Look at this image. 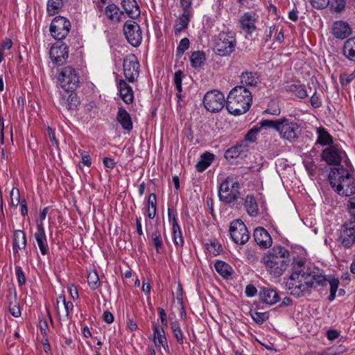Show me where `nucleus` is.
I'll list each match as a JSON object with an SVG mask.
<instances>
[{
	"label": "nucleus",
	"instance_id": "32",
	"mask_svg": "<svg viewBox=\"0 0 355 355\" xmlns=\"http://www.w3.org/2000/svg\"><path fill=\"white\" fill-rule=\"evenodd\" d=\"M286 92L293 93L297 97L304 98L308 96V92L305 89V86L300 84H291L285 87Z\"/></svg>",
	"mask_w": 355,
	"mask_h": 355
},
{
	"label": "nucleus",
	"instance_id": "36",
	"mask_svg": "<svg viewBox=\"0 0 355 355\" xmlns=\"http://www.w3.org/2000/svg\"><path fill=\"white\" fill-rule=\"evenodd\" d=\"M173 238L175 245L183 246L184 240L182 238V232L175 216L173 218Z\"/></svg>",
	"mask_w": 355,
	"mask_h": 355
},
{
	"label": "nucleus",
	"instance_id": "5",
	"mask_svg": "<svg viewBox=\"0 0 355 355\" xmlns=\"http://www.w3.org/2000/svg\"><path fill=\"white\" fill-rule=\"evenodd\" d=\"M329 178L331 187L338 194L350 196L355 193V180L343 166L331 168Z\"/></svg>",
	"mask_w": 355,
	"mask_h": 355
},
{
	"label": "nucleus",
	"instance_id": "51",
	"mask_svg": "<svg viewBox=\"0 0 355 355\" xmlns=\"http://www.w3.org/2000/svg\"><path fill=\"white\" fill-rule=\"evenodd\" d=\"M311 2L313 8L322 10L329 6L330 0H311Z\"/></svg>",
	"mask_w": 355,
	"mask_h": 355
},
{
	"label": "nucleus",
	"instance_id": "54",
	"mask_svg": "<svg viewBox=\"0 0 355 355\" xmlns=\"http://www.w3.org/2000/svg\"><path fill=\"white\" fill-rule=\"evenodd\" d=\"M260 128H261V127L260 128H252L246 135L245 136V139L249 141H251V142H253L255 141L256 139V135H257V133L259 132L260 130Z\"/></svg>",
	"mask_w": 355,
	"mask_h": 355
},
{
	"label": "nucleus",
	"instance_id": "62",
	"mask_svg": "<svg viewBox=\"0 0 355 355\" xmlns=\"http://www.w3.org/2000/svg\"><path fill=\"white\" fill-rule=\"evenodd\" d=\"M157 311L160 316L162 324L166 326L167 324V318L164 310L162 308L159 307Z\"/></svg>",
	"mask_w": 355,
	"mask_h": 355
},
{
	"label": "nucleus",
	"instance_id": "63",
	"mask_svg": "<svg viewBox=\"0 0 355 355\" xmlns=\"http://www.w3.org/2000/svg\"><path fill=\"white\" fill-rule=\"evenodd\" d=\"M103 318L104 321L108 324H110L113 322L114 321V316L113 315L108 311H104L103 314Z\"/></svg>",
	"mask_w": 355,
	"mask_h": 355
},
{
	"label": "nucleus",
	"instance_id": "31",
	"mask_svg": "<svg viewBox=\"0 0 355 355\" xmlns=\"http://www.w3.org/2000/svg\"><path fill=\"white\" fill-rule=\"evenodd\" d=\"M191 15V13H189L186 10L185 13L182 12V14L177 19L174 26L175 34H178L187 28L190 16Z\"/></svg>",
	"mask_w": 355,
	"mask_h": 355
},
{
	"label": "nucleus",
	"instance_id": "34",
	"mask_svg": "<svg viewBox=\"0 0 355 355\" xmlns=\"http://www.w3.org/2000/svg\"><path fill=\"white\" fill-rule=\"evenodd\" d=\"M241 86L255 87L258 83V77L252 72H243L241 75Z\"/></svg>",
	"mask_w": 355,
	"mask_h": 355
},
{
	"label": "nucleus",
	"instance_id": "6",
	"mask_svg": "<svg viewBox=\"0 0 355 355\" xmlns=\"http://www.w3.org/2000/svg\"><path fill=\"white\" fill-rule=\"evenodd\" d=\"M236 40L232 31L219 33L214 42V51L220 56H229L235 49Z\"/></svg>",
	"mask_w": 355,
	"mask_h": 355
},
{
	"label": "nucleus",
	"instance_id": "57",
	"mask_svg": "<svg viewBox=\"0 0 355 355\" xmlns=\"http://www.w3.org/2000/svg\"><path fill=\"white\" fill-rule=\"evenodd\" d=\"M60 299H62V302L64 304L67 315H69L70 311H71L73 310V303L70 301L66 302L64 296H60Z\"/></svg>",
	"mask_w": 355,
	"mask_h": 355
},
{
	"label": "nucleus",
	"instance_id": "55",
	"mask_svg": "<svg viewBox=\"0 0 355 355\" xmlns=\"http://www.w3.org/2000/svg\"><path fill=\"white\" fill-rule=\"evenodd\" d=\"M310 102H311V105L313 107H315V108L319 107L321 105V102L320 101V97L317 94V92L316 91H315L313 92V94H312V96H311V97L310 98Z\"/></svg>",
	"mask_w": 355,
	"mask_h": 355
},
{
	"label": "nucleus",
	"instance_id": "28",
	"mask_svg": "<svg viewBox=\"0 0 355 355\" xmlns=\"http://www.w3.org/2000/svg\"><path fill=\"white\" fill-rule=\"evenodd\" d=\"M215 155L209 152H205L200 157L199 161L196 164V168L198 172H202L211 164Z\"/></svg>",
	"mask_w": 355,
	"mask_h": 355
},
{
	"label": "nucleus",
	"instance_id": "8",
	"mask_svg": "<svg viewBox=\"0 0 355 355\" xmlns=\"http://www.w3.org/2000/svg\"><path fill=\"white\" fill-rule=\"evenodd\" d=\"M59 82L62 88L66 92H73L78 86L79 76L76 69L71 67L62 68L59 73Z\"/></svg>",
	"mask_w": 355,
	"mask_h": 355
},
{
	"label": "nucleus",
	"instance_id": "15",
	"mask_svg": "<svg viewBox=\"0 0 355 355\" xmlns=\"http://www.w3.org/2000/svg\"><path fill=\"white\" fill-rule=\"evenodd\" d=\"M322 159L329 165H339L342 159L345 157L346 153L344 150L337 148L336 146H330L323 150Z\"/></svg>",
	"mask_w": 355,
	"mask_h": 355
},
{
	"label": "nucleus",
	"instance_id": "2",
	"mask_svg": "<svg viewBox=\"0 0 355 355\" xmlns=\"http://www.w3.org/2000/svg\"><path fill=\"white\" fill-rule=\"evenodd\" d=\"M291 261L290 252L281 245L274 246L261 258V263L273 277H280Z\"/></svg>",
	"mask_w": 355,
	"mask_h": 355
},
{
	"label": "nucleus",
	"instance_id": "53",
	"mask_svg": "<svg viewBox=\"0 0 355 355\" xmlns=\"http://www.w3.org/2000/svg\"><path fill=\"white\" fill-rule=\"evenodd\" d=\"M209 252H211L214 255H218L221 252V246L218 243L211 242L207 247Z\"/></svg>",
	"mask_w": 355,
	"mask_h": 355
},
{
	"label": "nucleus",
	"instance_id": "38",
	"mask_svg": "<svg viewBox=\"0 0 355 355\" xmlns=\"http://www.w3.org/2000/svg\"><path fill=\"white\" fill-rule=\"evenodd\" d=\"M151 239L157 252L160 253L161 250L163 247V241L162 238L161 231L159 229L158 225L155 227V231L152 233Z\"/></svg>",
	"mask_w": 355,
	"mask_h": 355
},
{
	"label": "nucleus",
	"instance_id": "42",
	"mask_svg": "<svg viewBox=\"0 0 355 355\" xmlns=\"http://www.w3.org/2000/svg\"><path fill=\"white\" fill-rule=\"evenodd\" d=\"M171 327L172 329V331L174 334V336L176 338V340L178 343L182 344L183 343V334L182 333V330L180 329V324L178 322H172L171 323Z\"/></svg>",
	"mask_w": 355,
	"mask_h": 355
},
{
	"label": "nucleus",
	"instance_id": "41",
	"mask_svg": "<svg viewBox=\"0 0 355 355\" xmlns=\"http://www.w3.org/2000/svg\"><path fill=\"white\" fill-rule=\"evenodd\" d=\"M249 313L257 324H262L269 318V313L268 312H258L251 309Z\"/></svg>",
	"mask_w": 355,
	"mask_h": 355
},
{
	"label": "nucleus",
	"instance_id": "21",
	"mask_svg": "<svg viewBox=\"0 0 355 355\" xmlns=\"http://www.w3.org/2000/svg\"><path fill=\"white\" fill-rule=\"evenodd\" d=\"M333 34L336 38L344 40L352 34V29L345 21H336L333 26Z\"/></svg>",
	"mask_w": 355,
	"mask_h": 355
},
{
	"label": "nucleus",
	"instance_id": "3",
	"mask_svg": "<svg viewBox=\"0 0 355 355\" xmlns=\"http://www.w3.org/2000/svg\"><path fill=\"white\" fill-rule=\"evenodd\" d=\"M252 102V96L250 90L243 86H236L227 97L225 107L230 114L239 116L249 110Z\"/></svg>",
	"mask_w": 355,
	"mask_h": 355
},
{
	"label": "nucleus",
	"instance_id": "45",
	"mask_svg": "<svg viewBox=\"0 0 355 355\" xmlns=\"http://www.w3.org/2000/svg\"><path fill=\"white\" fill-rule=\"evenodd\" d=\"M346 8V1L345 0H333L331 4V8L335 12H342L345 10Z\"/></svg>",
	"mask_w": 355,
	"mask_h": 355
},
{
	"label": "nucleus",
	"instance_id": "20",
	"mask_svg": "<svg viewBox=\"0 0 355 355\" xmlns=\"http://www.w3.org/2000/svg\"><path fill=\"white\" fill-rule=\"evenodd\" d=\"M248 146L243 144H239L227 150L225 153V157L230 162L234 159H243L248 155Z\"/></svg>",
	"mask_w": 355,
	"mask_h": 355
},
{
	"label": "nucleus",
	"instance_id": "4",
	"mask_svg": "<svg viewBox=\"0 0 355 355\" xmlns=\"http://www.w3.org/2000/svg\"><path fill=\"white\" fill-rule=\"evenodd\" d=\"M259 123L261 128L275 130L279 132L281 138L289 142L295 141L300 135L299 124L291 118L282 117L277 120L265 119Z\"/></svg>",
	"mask_w": 355,
	"mask_h": 355
},
{
	"label": "nucleus",
	"instance_id": "10",
	"mask_svg": "<svg viewBox=\"0 0 355 355\" xmlns=\"http://www.w3.org/2000/svg\"><path fill=\"white\" fill-rule=\"evenodd\" d=\"M71 28L70 21L64 17L57 16L51 21L50 32L51 35L58 40L67 37Z\"/></svg>",
	"mask_w": 355,
	"mask_h": 355
},
{
	"label": "nucleus",
	"instance_id": "50",
	"mask_svg": "<svg viewBox=\"0 0 355 355\" xmlns=\"http://www.w3.org/2000/svg\"><path fill=\"white\" fill-rule=\"evenodd\" d=\"M184 76V74L181 70H178L175 71L174 74V83L175 85V87L178 92H182V78Z\"/></svg>",
	"mask_w": 355,
	"mask_h": 355
},
{
	"label": "nucleus",
	"instance_id": "25",
	"mask_svg": "<svg viewBox=\"0 0 355 355\" xmlns=\"http://www.w3.org/2000/svg\"><path fill=\"white\" fill-rule=\"evenodd\" d=\"M26 246V234L22 230H15L13 234V251L17 253L18 250L25 249Z\"/></svg>",
	"mask_w": 355,
	"mask_h": 355
},
{
	"label": "nucleus",
	"instance_id": "17",
	"mask_svg": "<svg viewBox=\"0 0 355 355\" xmlns=\"http://www.w3.org/2000/svg\"><path fill=\"white\" fill-rule=\"evenodd\" d=\"M258 15L254 12H246L241 17L239 23L241 28L247 33H252L257 28L256 22Z\"/></svg>",
	"mask_w": 355,
	"mask_h": 355
},
{
	"label": "nucleus",
	"instance_id": "19",
	"mask_svg": "<svg viewBox=\"0 0 355 355\" xmlns=\"http://www.w3.org/2000/svg\"><path fill=\"white\" fill-rule=\"evenodd\" d=\"M34 237L37 241L40 250L43 255L49 253V248L47 243L46 236L43 226V223L37 221V232L34 234Z\"/></svg>",
	"mask_w": 355,
	"mask_h": 355
},
{
	"label": "nucleus",
	"instance_id": "48",
	"mask_svg": "<svg viewBox=\"0 0 355 355\" xmlns=\"http://www.w3.org/2000/svg\"><path fill=\"white\" fill-rule=\"evenodd\" d=\"M347 210L351 218L347 221L355 223V198H350L347 201Z\"/></svg>",
	"mask_w": 355,
	"mask_h": 355
},
{
	"label": "nucleus",
	"instance_id": "27",
	"mask_svg": "<svg viewBox=\"0 0 355 355\" xmlns=\"http://www.w3.org/2000/svg\"><path fill=\"white\" fill-rule=\"evenodd\" d=\"M116 119L123 129L127 130H131L132 129V123L130 116L124 108L120 107L119 109Z\"/></svg>",
	"mask_w": 355,
	"mask_h": 355
},
{
	"label": "nucleus",
	"instance_id": "61",
	"mask_svg": "<svg viewBox=\"0 0 355 355\" xmlns=\"http://www.w3.org/2000/svg\"><path fill=\"white\" fill-rule=\"evenodd\" d=\"M339 336V332L335 329L328 330L327 332V337L329 340H334L338 338Z\"/></svg>",
	"mask_w": 355,
	"mask_h": 355
},
{
	"label": "nucleus",
	"instance_id": "9",
	"mask_svg": "<svg viewBox=\"0 0 355 355\" xmlns=\"http://www.w3.org/2000/svg\"><path fill=\"white\" fill-rule=\"evenodd\" d=\"M204 106L211 112H218L224 107V94L218 90L207 92L203 98Z\"/></svg>",
	"mask_w": 355,
	"mask_h": 355
},
{
	"label": "nucleus",
	"instance_id": "44",
	"mask_svg": "<svg viewBox=\"0 0 355 355\" xmlns=\"http://www.w3.org/2000/svg\"><path fill=\"white\" fill-rule=\"evenodd\" d=\"M87 282L92 290H95L99 286V278L96 272H92L89 273L87 277Z\"/></svg>",
	"mask_w": 355,
	"mask_h": 355
},
{
	"label": "nucleus",
	"instance_id": "14",
	"mask_svg": "<svg viewBox=\"0 0 355 355\" xmlns=\"http://www.w3.org/2000/svg\"><path fill=\"white\" fill-rule=\"evenodd\" d=\"M123 33L128 42L133 46L141 44L142 35L140 26L135 21H127L123 26Z\"/></svg>",
	"mask_w": 355,
	"mask_h": 355
},
{
	"label": "nucleus",
	"instance_id": "30",
	"mask_svg": "<svg viewBox=\"0 0 355 355\" xmlns=\"http://www.w3.org/2000/svg\"><path fill=\"white\" fill-rule=\"evenodd\" d=\"M247 213L251 216H257L259 213L258 205L253 195H248L244 201Z\"/></svg>",
	"mask_w": 355,
	"mask_h": 355
},
{
	"label": "nucleus",
	"instance_id": "43",
	"mask_svg": "<svg viewBox=\"0 0 355 355\" xmlns=\"http://www.w3.org/2000/svg\"><path fill=\"white\" fill-rule=\"evenodd\" d=\"M62 0H49L47 3L48 12L50 15H53L56 11L62 8Z\"/></svg>",
	"mask_w": 355,
	"mask_h": 355
},
{
	"label": "nucleus",
	"instance_id": "26",
	"mask_svg": "<svg viewBox=\"0 0 355 355\" xmlns=\"http://www.w3.org/2000/svg\"><path fill=\"white\" fill-rule=\"evenodd\" d=\"M122 5L130 18L134 19L140 15L139 7L135 0H123Z\"/></svg>",
	"mask_w": 355,
	"mask_h": 355
},
{
	"label": "nucleus",
	"instance_id": "39",
	"mask_svg": "<svg viewBox=\"0 0 355 355\" xmlns=\"http://www.w3.org/2000/svg\"><path fill=\"white\" fill-rule=\"evenodd\" d=\"M318 135L317 143L321 145H327L333 142L332 137L324 128L317 129Z\"/></svg>",
	"mask_w": 355,
	"mask_h": 355
},
{
	"label": "nucleus",
	"instance_id": "56",
	"mask_svg": "<svg viewBox=\"0 0 355 355\" xmlns=\"http://www.w3.org/2000/svg\"><path fill=\"white\" fill-rule=\"evenodd\" d=\"M191 4H192V0H180V5L182 8L183 12L185 13L186 10L192 14L191 12Z\"/></svg>",
	"mask_w": 355,
	"mask_h": 355
},
{
	"label": "nucleus",
	"instance_id": "47",
	"mask_svg": "<svg viewBox=\"0 0 355 355\" xmlns=\"http://www.w3.org/2000/svg\"><path fill=\"white\" fill-rule=\"evenodd\" d=\"M189 47V40L188 38L184 37L180 42L179 45L177 47L176 54L177 55L181 56L186 50Z\"/></svg>",
	"mask_w": 355,
	"mask_h": 355
},
{
	"label": "nucleus",
	"instance_id": "59",
	"mask_svg": "<svg viewBox=\"0 0 355 355\" xmlns=\"http://www.w3.org/2000/svg\"><path fill=\"white\" fill-rule=\"evenodd\" d=\"M148 208H152L154 209H156L157 206V200H156V196L155 193H150L148 196Z\"/></svg>",
	"mask_w": 355,
	"mask_h": 355
},
{
	"label": "nucleus",
	"instance_id": "46",
	"mask_svg": "<svg viewBox=\"0 0 355 355\" xmlns=\"http://www.w3.org/2000/svg\"><path fill=\"white\" fill-rule=\"evenodd\" d=\"M14 299L15 301L17 300V293L15 291L14 293ZM9 311L12 315L15 318L19 317L21 315V311L18 304H17V302L13 304L12 301L9 302Z\"/></svg>",
	"mask_w": 355,
	"mask_h": 355
},
{
	"label": "nucleus",
	"instance_id": "11",
	"mask_svg": "<svg viewBox=\"0 0 355 355\" xmlns=\"http://www.w3.org/2000/svg\"><path fill=\"white\" fill-rule=\"evenodd\" d=\"M230 234L232 239L236 244L244 245L250 238L245 223L240 219L234 220L231 223Z\"/></svg>",
	"mask_w": 355,
	"mask_h": 355
},
{
	"label": "nucleus",
	"instance_id": "35",
	"mask_svg": "<svg viewBox=\"0 0 355 355\" xmlns=\"http://www.w3.org/2000/svg\"><path fill=\"white\" fill-rule=\"evenodd\" d=\"M343 53L349 60L355 61V37L348 39L345 42Z\"/></svg>",
	"mask_w": 355,
	"mask_h": 355
},
{
	"label": "nucleus",
	"instance_id": "1",
	"mask_svg": "<svg viewBox=\"0 0 355 355\" xmlns=\"http://www.w3.org/2000/svg\"><path fill=\"white\" fill-rule=\"evenodd\" d=\"M293 270L287 285L291 295L295 297H299L312 288L317 289L327 284V279L320 274L318 270L315 271L310 268L306 269L301 261Z\"/></svg>",
	"mask_w": 355,
	"mask_h": 355
},
{
	"label": "nucleus",
	"instance_id": "64",
	"mask_svg": "<svg viewBox=\"0 0 355 355\" xmlns=\"http://www.w3.org/2000/svg\"><path fill=\"white\" fill-rule=\"evenodd\" d=\"M12 42L11 40L6 38L1 44L0 49L2 50L3 52L6 49H10L12 47Z\"/></svg>",
	"mask_w": 355,
	"mask_h": 355
},
{
	"label": "nucleus",
	"instance_id": "29",
	"mask_svg": "<svg viewBox=\"0 0 355 355\" xmlns=\"http://www.w3.org/2000/svg\"><path fill=\"white\" fill-rule=\"evenodd\" d=\"M153 331V342L155 343V345L157 347H160L161 346H162L164 348H165V346L168 347L167 340L165 336L164 329L159 326L154 325Z\"/></svg>",
	"mask_w": 355,
	"mask_h": 355
},
{
	"label": "nucleus",
	"instance_id": "33",
	"mask_svg": "<svg viewBox=\"0 0 355 355\" xmlns=\"http://www.w3.org/2000/svg\"><path fill=\"white\" fill-rule=\"evenodd\" d=\"M105 12L110 19L115 21H119L121 16L123 15V12L120 11L119 7L114 3L109 4L105 8Z\"/></svg>",
	"mask_w": 355,
	"mask_h": 355
},
{
	"label": "nucleus",
	"instance_id": "58",
	"mask_svg": "<svg viewBox=\"0 0 355 355\" xmlns=\"http://www.w3.org/2000/svg\"><path fill=\"white\" fill-rule=\"evenodd\" d=\"M103 163L105 167L110 169L114 168L116 166V162L114 161V159L109 157H104L103 159Z\"/></svg>",
	"mask_w": 355,
	"mask_h": 355
},
{
	"label": "nucleus",
	"instance_id": "52",
	"mask_svg": "<svg viewBox=\"0 0 355 355\" xmlns=\"http://www.w3.org/2000/svg\"><path fill=\"white\" fill-rule=\"evenodd\" d=\"M16 275L17 277V282L19 286H23L26 283L25 275L20 266L16 267Z\"/></svg>",
	"mask_w": 355,
	"mask_h": 355
},
{
	"label": "nucleus",
	"instance_id": "13",
	"mask_svg": "<svg viewBox=\"0 0 355 355\" xmlns=\"http://www.w3.org/2000/svg\"><path fill=\"white\" fill-rule=\"evenodd\" d=\"M123 73L130 83L135 82L139 74V63L134 54L128 55L123 60Z\"/></svg>",
	"mask_w": 355,
	"mask_h": 355
},
{
	"label": "nucleus",
	"instance_id": "12",
	"mask_svg": "<svg viewBox=\"0 0 355 355\" xmlns=\"http://www.w3.org/2000/svg\"><path fill=\"white\" fill-rule=\"evenodd\" d=\"M338 241L346 249L351 248L355 243V223L345 221L339 230Z\"/></svg>",
	"mask_w": 355,
	"mask_h": 355
},
{
	"label": "nucleus",
	"instance_id": "23",
	"mask_svg": "<svg viewBox=\"0 0 355 355\" xmlns=\"http://www.w3.org/2000/svg\"><path fill=\"white\" fill-rule=\"evenodd\" d=\"M67 95H62L59 99L60 105L67 110H75L79 105V100L76 94L71 92Z\"/></svg>",
	"mask_w": 355,
	"mask_h": 355
},
{
	"label": "nucleus",
	"instance_id": "49",
	"mask_svg": "<svg viewBox=\"0 0 355 355\" xmlns=\"http://www.w3.org/2000/svg\"><path fill=\"white\" fill-rule=\"evenodd\" d=\"M10 196L12 206L17 207L19 203L21 204V201H20V195L18 189L13 188L10 191Z\"/></svg>",
	"mask_w": 355,
	"mask_h": 355
},
{
	"label": "nucleus",
	"instance_id": "40",
	"mask_svg": "<svg viewBox=\"0 0 355 355\" xmlns=\"http://www.w3.org/2000/svg\"><path fill=\"white\" fill-rule=\"evenodd\" d=\"M190 61L192 67H199L205 61V55L202 51H195L191 54Z\"/></svg>",
	"mask_w": 355,
	"mask_h": 355
},
{
	"label": "nucleus",
	"instance_id": "18",
	"mask_svg": "<svg viewBox=\"0 0 355 355\" xmlns=\"http://www.w3.org/2000/svg\"><path fill=\"white\" fill-rule=\"evenodd\" d=\"M255 242L263 248H268L272 244V239L268 231L262 227H258L254 230Z\"/></svg>",
	"mask_w": 355,
	"mask_h": 355
},
{
	"label": "nucleus",
	"instance_id": "16",
	"mask_svg": "<svg viewBox=\"0 0 355 355\" xmlns=\"http://www.w3.org/2000/svg\"><path fill=\"white\" fill-rule=\"evenodd\" d=\"M49 55L54 64L61 65L68 58V47L65 44H55L51 48Z\"/></svg>",
	"mask_w": 355,
	"mask_h": 355
},
{
	"label": "nucleus",
	"instance_id": "22",
	"mask_svg": "<svg viewBox=\"0 0 355 355\" xmlns=\"http://www.w3.org/2000/svg\"><path fill=\"white\" fill-rule=\"evenodd\" d=\"M261 300L267 304L272 305L279 300V296L277 291L271 288H261L259 292Z\"/></svg>",
	"mask_w": 355,
	"mask_h": 355
},
{
	"label": "nucleus",
	"instance_id": "7",
	"mask_svg": "<svg viewBox=\"0 0 355 355\" xmlns=\"http://www.w3.org/2000/svg\"><path fill=\"white\" fill-rule=\"evenodd\" d=\"M240 184L237 182H230L229 178L223 180L218 187V197L221 202L231 204L241 197L239 189Z\"/></svg>",
	"mask_w": 355,
	"mask_h": 355
},
{
	"label": "nucleus",
	"instance_id": "37",
	"mask_svg": "<svg viewBox=\"0 0 355 355\" xmlns=\"http://www.w3.org/2000/svg\"><path fill=\"white\" fill-rule=\"evenodd\" d=\"M215 270L223 277H227L232 275L231 266L223 261H217L214 264Z\"/></svg>",
	"mask_w": 355,
	"mask_h": 355
},
{
	"label": "nucleus",
	"instance_id": "60",
	"mask_svg": "<svg viewBox=\"0 0 355 355\" xmlns=\"http://www.w3.org/2000/svg\"><path fill=\"white\" fill-rule=\"evenodd\" d=\"M257 291V288L252 284H248L245 288V294L248 297L255 295Z\"/></svg>",
	"mask_w": 355,
	"mask_h": 355
},
{
	"label": "nucleus",
	"instance_id": "24",
	"mask_svg": "<svg viewBox=\"0 0 355 355\" xmlns=\"http://www.w3.org/2000/svg\"><path fill=\"white\" fill-rule=\"evenodd\" d=\"M120 97L126 104L133 101L134 93L132 87L123 80H120L118 84Z\"/></svg>",
	"mask_w": 355,
	"mask_h": 355
}]
</instances>
